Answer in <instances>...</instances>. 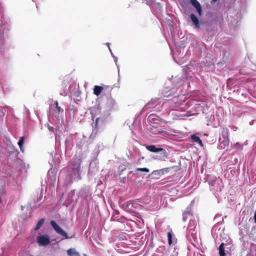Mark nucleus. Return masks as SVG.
Listing matches in <instances>:
<instances>
[{"mask_svg":"<svg viewBox=\"0 0 256 256\" xmlns=\"http://www.w3.org/2000/svg\"><path fill=\"white\" fill-rule=\"evenodd\" d=\"M190 3L196 8L199 16H201L202 8L200 2L197 0H190Z\"/></svg>","mask_w":256,"mask_h":256,"instance_id":"nucleus-7","label":"nucleus"},{"mask_svg":"<svg viewBox=\"0 0 256 256\" xmlns=\"http://www.w3.org/2000/svg\"><path fill=\"white\" fill-rule=\"evenodd\" d=\"M81 162V158L76 156H75L72 159V161L70 162L69 167L72 170L74 174L75 175L77 174L78 175L80 174L79 173Z\"/></svg>","mask_w":256,"mask_h":256,"instance_id":"nucleus-2","label":"nucleus"},{"mask_svg":"<svg viewBox=\"0 0 256 256\" xmlns=\"http://www.w3.org/2000/svg\"><path fill=\"white\" fill-rule=\"evenodd\" d=\"M160 152V158L164 160L168 158V154L166 151L164 149V152Z\"/></svg>","mask_w":256,"mask_h":256,"instance_id":"nucleus-14","label":"nucleus"},{"mask_svg":"<svg viewBox=\"0 0 256 256\" xmlns=\"http://www.w3.org/2000/svg\"><path fill=\"white\" fill-rule=\"evenodd\" d=\"M148 120L152 124L160 126V124H165L166 122L160 118L155 114H151L148 116Z\"/></svg>","mask_w":256,"mask_h":256,"instance_id":"nucleus-3","label":"nucleus"},{"mask_svg":"<svg viewBox=\"0 0 256 256\" xmlns=\"http://www.w3.org/2000/svg\"><path fill=\"white\" fill-rule=\"evenodd\" d=\"M148 150L154 152H164L162 148H158L154 145H150L146 146Z\"/></svg>","mask_w":256,"mask_h":256,"instance_id":"nucleus-8","label":"nucleus"},{"mask_svg":"<svg viewBox=\"0 0 256 256\" xmlns=\"http://www.w3.org/2000/svg\"><path fill=\"white\" fill-rule=\"evenodd\" d=\"M44 218L40 219L38 222L36 228H34V230H39L40 228V227L42 226V224H44Z\"/></svg>","mask_w":256,"mask_h":256,"instance_id":"nucleus-16","label":"nucleus"},{"mask_svg":"<svg viewBox=\"0 0 256 256\" xmlns=\"http://www.w3.org/2000/svg\"><path fill=\"white\" fill-rule=\"evenodd\" d=\"M50 224L56 233L63 236L65 238H68L66 232L64 231L59 226H58L55 221L52 220Z\"/></svg>","mask_w":256,"mask_h":256,"instance_id":"nucleus-5","label":"nucleus"},{"mask_svg":"<svg viewBox=\"0 0 256 256\" xmlns=\"http://www.w3.org/2000/svg\"><path fill=\"white\" fill-rule=\"evenodd\" d=\"M190 18L195 26L196 28H199V20L195 14H190Z\"/></svg>","mask_w":256,"mask_h":256,"instance_id":"nucleus-10","label":"nucleus"},{"mask_svg":"<svg viewBox=\"0 0 256 256\" xmlns=\"http://www.w3.org/2000/svg\"><path fill=\"white\" fill-rule=\"evenodd\" d=\"M67 254L68 256H80V254L74 248H70L67 250Z\"/></svg>","mask_w":256,"mask_h":256,"instance_id":"nucleus-12","label":"nucleus"},{"mask_svg":"<svg viewBox=\"0 0 256 256\" xmlns=\"http://www.w3.org/2000/svg\"><path fill=\"white\" fill-rule=\"evenodd\" d=\"M103 87L98 86H95L94 88V94L96 96H98L103 90Z\"/></svg>","mask_w":256,"mask_h":256,"instance_id":"nucleus-11","label":"nucleus"},{"mask_svg":"<svg viewBox=\"0 0 256 256\" xmlns=\"http://www.w3.org/2000/svg\"><path fill=\"white\" fill-rule=\"evenodd\" d=\"M159 126L156 125V126L153 124H150L148 126V129L152 132L154 129L157 128Z\"/></svg>","mask_w":256,"mask_h":256,"instance_id":"nucleus-20","label":"nucleus"},{"mask_svg":"<svg viewBox=\"0 0 256 256\" xmlns=\"http://www.w3.org/2000/svg\"><path fill=\"white\" fill-rule=\"evenodd\" d=\"M142 206L136 200H130L126 202V208L130 212H134V210H139Z\"/></svg>","mask_w":256,"mask_h":256,"instance_id":"nucleus-6","label":"nucleus"},{"mask_svg":"<svg viewBox=\"0 0 256 256\" xmlns=\"http://www.w3.org/2000/svg\"><path fill=\"white\" fill-rule=\"evenodd\" d=\"M54 104H55L56 106V108L57 109V110H58V112H60V111H61V108H60V106H58V102L57 101H56V102H54Z\"/></svg>","mask_w":256,"mask_h":256,"instance_id":"nucleus-22","label":"nucleus"},{"mask_svg":"<svg viewBox=\"0 0 256 256\" xmlns=\"http://www.w3.org/2000/svg\"><path fill=\"white\" fill-rule=\"evenodd\" d=\"M36 241L40 246H47L50 242V237L47 234L38 236Z\"/></svg>","mask_w":256,"mask_h":256,"instance_id":"nucleus-4","label":"nucleus"},{"mask_svg":"<svg viewBox=\"0 0 256 256\" xmlns=\"http://www.w3.org/2000/svg\"><path fill=\"white\" fill-rule=\"evenodd\" d=\"M164 170L166 172H171L172 170H173L174 172H177L178 170H179V168L177 166H174L166 168L164 169Z\"/></svg>","mask_w":256,"mask_h":256,"instance_id":"nucleus-15","label":"nucleus"},{"mask_svg":"<svg viewBox=\"0 0 256 256\" xmlns=\"http://www.w3.org/2000/svg\"><path fill=\"white\" fill-rule=\"evenodd\" d=\"M189 214L188 212H184L182 214L184 220L185 221L187 218V215Z\"/></svg>","mask_w":256,"mask_h":256,"instance_id":"nucleus-23","label":"nucleus"},{"mask_svg":"<svg viewBox=\"0 0 256 256\" xmlns=\"http://www.w3.org/2000/svg\"><path fill=\"white\" fill-rule=\"evenodd\" d=\"M228 129L226 128H222L221 134L219 138V146L220 148L225 149L228 148L230 144L228 138Z\"/></svg>","mask_w":256,"mask_h":256,"instance_id":"nucleus-1","label":"nucleus"},{"mask_svg":"<svg viewBox=\"0 0 256 256\" xmlns=\"http://www.w3.org/2000/svg\"><path fill=\"white\" fill-rule=\"evenodd\" d=\"M190 138L193 142L198 144L201 147H202L204 146L200 138L196 134L191 135Z\"/></svg>","mask_w":256,"mask_h":256,"instance_id":"nucleus-9","label":"nucleus"},{"mask_svg":"<svg viewBox=\"0 0 256 256\" xmlns=\"http://www.w3.org/2000/svg\"><path fill=\"white\" fill-rule=\"evenodd\" d=\"M168 244L170 245L172 244V234L171 232H170L168 233Z\"/></svg>","mask_w":256,"mask_h":256,"instance_id":"nucleus-19","label":"nucleus"},{"mask_svg":"<svg viewBox=\"0 0 256 256\" xmlns=\"http://www.w3.org/2000/svg\"><path fill=\"white\" fill-rule=\"evenodd\" d=\"M136 172H142L148 173L149 172V170L148 168H137L136 170Z\"/></svg>","mask_w":256,"mask_h":256,"instance_id":"nucleus-18","label":"nucleus"},{"mask_svg":"<svg viewBox=\"0 0 256 256\" xmlns=\"http://www.w3.org/2000/svg\"><path fill=\"white\" fill-rule=\"evenodd\" d=\"M161 132H162V131H160L159 130L156 129V128L154 129L152 132V133L154 134H160Z\"/></svg>","mask_w":256,"mask_h":256,"instance_id":"nucleus-21","label":"nucleus"},{"mask_svg":"<svg viewBox=\"0 0 256 256\" xmlns=\"http://www.w3.org/2000/svg\"><path fill=\"white\" fill-rule=\"evenodd\" d=\"M24 140V136H22V137L20 138L18 140V144L21 150H22Z\"/></svg>","mask_w":256,"mask_h":256,"instance_id":"nucleus-17","label":"nucleus"},{"mask_svg":"<svg viewBox=\"0 0 256 256\" xmlns=\"http://www.w3.org/2000/svg\"><path fill=\"white\" fill-rule=\"evenodd\" d=\"M150 104V102H148L146 104V107L148 108H150V107L149 106V105Z\"/></svg>","mask_w":256,"mask_h":256,"instance_id":"nucleus-26","label":"nucleus"},{"mask_svg":"<svg viewBox=\"0 0 256 256\" xmlns=\"http://www.w3.org/2000/svg\"><path fill=\"white\" fill-rule=\"evenodd\" d=\"M219 254L220 256H226L224 244L222 242L219 246Z\"/></svg>","mask_w":256,"mask_h":256,"instance_id":"nucleus-13","label":"nucleus"},{"mask_svg":"<svg viewBox=\"0 0 256 256\" xmlns=\"http://www.w3.org/2000/svg\"><path fill=\"white\" fill-rule=\"evenodd\" d=\"M98 118H97L96 120V124H95L96 126L98 124Z\"/></svg>","mask_w":256,"mask_h":256,"instance_id":"nucleus-25","label":"nucleus"},{"mask_svg":"<svg viewBox=\"0 0 256 256\" xmlns=\"http://www.w3.org/2000/svg\"><path fill=\"white\" fill-rule=\"evenodd\" d=\"M234 146L237 148H239L240 149H242V146L238 142H236L234 144Z\"/></svg>","mask_w":256,"mask_h":256,"instance_id":"nucleus-24","label":"nucleus"}]
</instances>
